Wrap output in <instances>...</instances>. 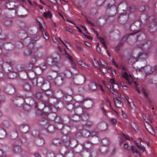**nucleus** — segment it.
<instances>
[{"mask_svg": "<svg viewBox=\"0 0 157 157\" xmlns=\"http://www.w3.org/2000/svg\"><path fill=\"white\" fill-rule=\"evenodd\" d=\"M147 55L145 53L140 52L139 53L137 58H134L133 56L131 57L128 60V63L132 64L137 61L138 59L141 57L144 59L147 58Z\"/></svg>", "mask_w": 157, "mask_h": 157, "instance_id": "obj_1", "label": "nucleus"}, {"mask_svg": "<svg viewBox=\"0 0 157 157\" xmlns=\"http://www.w3.org/2000/svg\"><path fill=\"white\" fill-rule=\"evenodd\" d=\"M52 38L53 41L57 44L58 45L60 44V42H62L65 46V47L67 48H68V45L70 46V44L67 42L65 40H62L59 37H56L55 36H53L52 37Z\"/></svg>", "mask_w": 157, "mask_h": 157, "instance_id": "obj_2", "label": "nucleus"}, {"mask_svg": "<svg viewBox=\"0 0 157 157\" xmlns=\"http://www.w3.org/2000/svg\"><path fill=\"white\" fill-rule=\"evenodd\" d=\"M58 59L56 58L49 57L47 58V62L48 64L51 66L57 65Z\"/></svg>", "mask_w": 157, "mask_h": 157, "instance_id": "obj_3", "label": "nucleus"}, {"mask_svg": "<svg viewBox=\"0 0 157 157\" xmlns=\"http://www.w3.org/2000/svg\"><path fill=\"white\" fill-rule=\"evenodd\" d=\"M66 57L69 59L71 64L72 66V67L73 69H75V64L73 60V59L72 57L66 52L65 49H64Z\"/></svg>", "mask_w": 157, "mask_h": 157, "instance_id": "obj_4", "label": "nucleus"}, {"mask_svg": "<svg viewBox=\"0 0 157 157\" xmlns=\"http://www.w3.org/2000/svg\"><path fill=\"white\" fill-rule=\"evenodd\" d=\"M115 104L116 106L119 108H121L123 106V104L121 101V98L117 97L116 99H113Z\"/></svg>", "mask_w": 157, "mask_h": 157, "instance_id": "obj_5", "label": "nucleus"}, {"mask_svg": "<svg viewBox=\"0 0 157 157\" xmlns=\"http://www.w3.org/2000/svg\"><path fill=\"white\" fill-rule=\"evenodd\" d=\"M122 77L126 79L128 84H130L131 83L130 80V78H132V77L131 75H128L127 72H124L122 73Z\"/></svg>", "mask_w": 157, "mask_h": 157, "instance_id": "obj_6", "label": "nucleus"}, {"mask_svg": "<svg viewBox=\"0 0 157 157\" xmlns=\"http://www.w3.org/2000/svg\"><path fill=\"white\" fill-rule=\"evenodd\" d=\"M38 48H33L32 50H26L24 51V54L25 56H28L30 55L32 53H34L38 50Z\"/></svg>", "mask_w": 157, "mask_h": 157, "instance_id": "obj_7", "label": "nucleus"}, {"mask_svg": "<svg viewBox=\"0 0 157 157\" xmlns=\"http://www.w3.org/2000/svg\"><path fill=\"white\" fill-rule=\"evenodd\" d=\"M143 118L144 121L145 122V124H146L147 125L149 124L152 121L149 115L147 116L145 115H143Z\"/></svg>", "mask_w": 157, "mask_h": 157, "instance_id": "obj_8", "label": "nucleus"}, {"mask_svg": "<svg viewBox=\"0 0 157 157\" xmlns=\"http://www.w3.org/2000/svg\"><path fill=\"white\" fill-rule=\"evenodd\" d=\"M145 125L146 128L148 132L152 135H155V132L150 124L147 125L146 124H145Z\"/></svg>", "mask_w": 157, "mask_h": 157, "instance_id": "obj_9", "label": "nucleus"}, {"mask_svg": "<svg viewBox=\"0 0 157 157\" xmlns=\"http://www.w3.org/2000/svg\"><path fill=\"white\" fill-rule=\"evenodd\" d=\"M97 62L98 63V65L99 66H103V67L101 66V67L103 68H105V67L107 65V63L102 59H100L99 60V61H98Z\"/></svg>", "mask_w": 157, "mask_h": 157, "instance_id": "obj_10", "label": "nucleus"}, {"mask_svg": "<svg viewBox=\"0 0 157 157\" xmlns=\"http://www.w3.org/2000/svg\"><path fill=\"white\" fill-rule=\"evenodd\" d=\"M37 57L36 56H33L31 57V59L30 61V63L31 66L30 67H31L32 68L33 66V64L35 63L36 61Z\"/></svg>", "mask_w": 157, "mask_h": 157, "instance_id": "obj_11", "label": "nucleus"}, {"mask_svg": "<svg viewBox=\"0 0 157 157\" xmlns=\"http://www.w3.org/2000/svg\"><path fill=\"white\" fill-rule=\"evenodd\" d=\"M96 34H97V38L99 39L100 40V42H101V43L103 44V46L105 48H106L107 47L106 45L105 44V42L104 39H103V38L101 37L100 36H99L97 32H96Z\"/></svg>", "mask_w": 157, "mask_h": 157, "instance_id": "obj_12", "label": "nucleus"}, {"mask_svg": "<svg viewBox=\"0 0 157 157\" xmlns=\"http://www.w3.org/2000/svg\"><path fill=\"white\" fill-rule=\"evenodd\" d=\"M139 71H143L145 72V75H148L151 73L152 71L151 69H139Z\"/></svg>", "mask_w": 157, "mask_h": 157, "instance_id": "obj_13", "label": "nucleus"}, {"mask_svg": "<svg viewBox=\"0 0 157 157\" xmlns=\"http://www.w3.org/2000/svg\"><path fill=\"white\" fill-rule=\"evenodd\" d=\"M6 135L5 131L2 128H0V138H2Z\"/></svg>", "mask_w": 157, "mask_h": 157, "instance_id": "obj_14", "label": "nucleus"}, {"mask_svg": "<svg viewBox=\"0 0 157 157\" xmlns=\"http://www.w3.org/2000/svg\"><path fill=\"white\" fill-rule=\"evenodd\" d=\"M140 31H137L134 33H130L129 34H126L125 35L123 38L122 39V41H125L127 39L128 37V36L130 35H133L134 34L139 33Z\"/></svg>", "mask_w": 157, "mask_h": 157, "instance_id": "obj_15", "label": "nucleus"}, {"mask_svg": "<svg viewBox=\"0 0 157 157\" xmlns=\"http://www.w3.org/2000/svg\"><path fill=\"white\" fill-rule=\"evenodd\" d=\"M40 38V36L39 35H37L36 36V38H35L33 40H31V42H30L29 45V44H32V46L33 45V44L37 40H38Z\"/></svg>", "mask_w": 157, "mask_h": 157, "instance_id": "obj_16", "label": "nucleus"}, {"mask_svg": "<svg viewBox=\"0 0 157 157\" xmlns=\"http://www.w3.org/2000/svg\"><path fill=\"white\" fill-rule=\"evenodd\" d=\"M98 89L100 91V94H103L105 93V91L101 85H98Z\"/></svg>", "mask_w": 157, "mask_h": 157, "instance_id": "obj_17", "label": "nucleus"}, {"mask_svg": "<svg viewBox=\"0 0 157 157\" xmlns=\"http://www.w3.org/2000/svg\"><path fill=\"white\" fill-rule=\"evenodd\" d=\"M131 150L133 153H137L139 154V152L137 151V149L133 146H132L131 147Z\"/></svg>", "mask_w": 157, "mask_h": 157, "instance_id": "obj_18", "label": "nucleus"}, {"mask_svg": "<svg viewBox=\"0 0 157 157\" xmlns=\"http://www.w3.org/2000/svg\"><path fill=\"white\" fill-rule=\"evenodd\" d=\"M137 147L138 148L142 151L143 152H145L146 150L145 147L142 145H137Z\"/></svg>", "mask_w": 157, "mask_h": 157, "instance_id": "obj_19", "label": "nucleus"}, {"mask_svg": "<svg viewBox=\"0 0 157 157\" xmlns=\"http://www.w3.org/2000/svg\"><path fill=\"white\" fill-rule=\"evenodd\" d=\"M39 67L40 69H46V64L45 63H43L40 64L39 67Z\"/></svg>", "mask_w": 157, "mask_h": 157, "instance_id": "obj_20", "label": "nucleus"}, {"mask_svg": "<svg viewBox=\"0 0 157 157\" xmlns=\"http://www.w3.org/2000/svg\"><path fill=\"white\" fill-rule=\"evenodd\" d=\"M44 16L46 17H52L51 13L50 12H48L47 13L44 12Z\"/></svg>", "mask_w": 157, "mask_h": 157, "instance_id": "obj_21", "label": "nucleus"}, {"mask_svg": "<svg viewBox=\"0 0 157 157\" xmlns=\"http://www.w3.org/2000/svg\"><path fill=\"white\" fill-rule=\"evenodd\" d=\"M97 86L94 83H92L90 86V88L92 90H94L96 89Z\"/></svg>", "mask_w": 157, "mask_h": 157, "instance_id": "obj_22", "label": "nucleus"}, {"mask_svg": "<svg viewBox=\"0 0 157 157\" xmlns=\"http://www.w3.org/2000/svg\"><path fill=\"white\" fill-rule=\"evenodd\" d=\"M42 34L43 36H44V38L46 40L48 39L49 37L48 35V33L46 32H42Z\"/></svg>", "mask_w": 157, "mask_h": 157, "instance_id": "obj_23", "label": "nucleus"}, {"mask_svg": "<svg viewBox=\"0 0 157 157\" xmlns=\"http://www.w3.org/2000/svg\"><path fill=\"white\" fill-rule=\"evenodd\" d=\"M157 25H156V24H155V25H154V27H153V29L152 30V28H151V26L149 28V30L151 32H155V31L157 29Z\"/></svg>", "mask_w": 157, "mask_h": 157, "instance_id": "obj_24", "label": "nucleus"}, {"mask_svg": "<svg viewBox=\"0 0 157 157\" xmlns=\"http://www.w3.org/2000/svg\"><path fill=\"white\" fill-rule=\"evenodd\" d=\"M112 87L114 90H117L119 89V86L116 83L112 85Z\"/></svg>", "mask_w": 157, "mask_h": 157, "instance_id": "obj_25", "label": "nucleus"}, {"mask_svg": "<svg viewBox=\"0 0 157 157\" xmlns=\"http://www.w3.org/2000/svg\"><path fill=\"white\" fill-rule=\"evenodd\" d=\"M112 63L113 65H114L115 67L117 68L119 67L118 64L115 62V59H112Z\"/></svg>", "mask_w": 157, "mask_h": 157, "instance_id": "obj_26", "label": "nucleus"}, {"mask_svg": "<svg viewBox=\"0 0 157 157\" xmlns=\"http://www.w3.org/2000/svg\"><path fill=\"white\" fill-rule=\"evenodd\" d=\"M24 88L26 90H29L30 89V87L29 85L27 84H26L24 86Z\"/></svg>", "mask_w": 157, "mask_h": 157, "instance_id": "obj_27", "label": "nucleus"}, {"mask_svg": "<svg viewBox=\"0 0 157 157\" xmlns=\"http://www.w3.org/2000/svg\"><path fill=\"white\" fill-rule=\"evenodd\" d=\"M98 13V11L96 9H93L91 10V13L93 14H96Z\"/></svg>", "mask_w": 157, "mask_h": 157, "instance_id": "obj_28", "label": "nucleus"}, {"mask_svg": "<svg viewBox=\"0 0 157 157\" xmlns=\"http://www.w3.org/2000/svg\"><path fill=\"white\" fill-rule=\"evenodd\" d=\"M103 1L102 0H99L96 2L97 5L98 6H101L103 3Z\"/></svg>", "mask_w": 157, "mask_h": 157, "instance_id": "obj_29", "label": "nucleus"}, {"mask_svg": "<svg viewBox=\"0 0 157 157\" xmlns=\"http://www.w3.org/2000/svg\"><path fill=\"white\" fill-rule=\"evenodd\" d=\"M99 45V44L98 43L96 49L98 53L100 54L101 53V50Z\"/></svg>", "mask_w": 157, "mask_h": 157, "instance_id": "obj_30", "label": "nucleus"}, {"mask_svg": "<svg viewBox=\"0 0 157 157\" xmlns=\"http://www.w3.org/2000/svg\"><path fill=\"white\" fill-rule=\"evenodd\" d=\"M141 91L144 94V96H147V95H148V94H147V91L145 90L144 89H142V90H141Z\"/></svg>", "mask_w": 157, "mask_h": 157, "instance_id": "obj_31", "label": "nucleus"}, {"mask_svg": "<svg viewBox=\"0 0 157 157\" xmlns=\"http://www.w3.org/2000/svg\"><path fill=\"white\" fill-rule=\"evenodd\" d=\"M65 30L66 31H69V32H70L71 34H73L74 33V32H73L72 30L71 29H69V28H65Z\"/></svg>", "mask_w": 157, "mask_h": 157, "instance_id": "obj_32", "label": "nucleus"}, {"mask_svg": "<svg viewBox=\"0 0 157 157\" xmlns=\"http://www.w3.org/2000/svg\"><path fill=\"white\" fill-rule=\"evenodd\" d=\"M133 25L139 27L140 26V23L139 21H137L135 22Z\"/></svg>", "mask_w": 157, "mask_h": 157, "instance_id": "obj_33", "label": "nucleus"}, {"mask_svg": "<svg viewBox=\"0 0 157 157\" xmlns=\"http://www.w3.org/2000/svg\"><path fill=\"white\" fill-rule=\"evenodd\" d=\"M7 63L10 66H12V65H14L15 64V62L14 61H10L7 62Z\"/></svg>", "mask_w": 157, "mask_h": 157, "instance_id": "obj_34", "label": "nucleus"}, {"mask_svg": "<svg viewBox=\"0 0 157 157\" xmlns=\"http://www.w3.org/2000/svg\"><path fill=\"white\" fill-rule=\"evenodd\" d=\"M109 82L112 85L116 83L114 79L113 78L110 79Z\"/></svg>", "mask_w": 157, "mask_h": 157, "instance_id": "obj_35", "label": "nucleus"}, {"mask_svg": "<svg viewBox=\"0 0 157 157\" xmlns=\"http://www.w3.org/2000/svg\"><path fill=\"white\" fill-rule=\"evenodd\" d=\"M121 113H122V116L123 117L125 118H126L127 117V115L123 111H122Z\"/></svg>", "mask_w": 157, "mask_h": 157, "instance_id": "obj_36", "label": "nucleus"}, {"mask_svg": "<svg viewBox=\"0 0 157 157\" xmlns=\"http://www.w3.org/2000/svg\"><path fill=\"white\" fill-rule=\"evenodd\" d=\"M82 67H85V68H87L88 67V65L85 62H83L81 66Z\"/></svg>", "mask_w": 157, "mask_h": 157, "instance_id": "obj_37", "label": "nucleus"}, {"mask_svg": "<svg viewBox=\"0 0 157 157\" xmlns=\"http://www.w3.org/2000/svg\"><path fill=\"white\" fill-rule=\"evenodd\" d=\"M124 147H125V148H126L128 149H129L130 148V146L128 145V144H124Z\"/></svg>", "mask_w": 157, "mask_h": 157, "instance_id": "obj_38", "label": "nucleus"}, {"mask_svg": "<svg viewBox=\"0 0 157 157\" xmlns=\"http://www.w3.org/2000/svg\"><path fill=\"white\" fill-rule=\"evenodd\" d=\"M132 128H133V129L135 130H136V129H137V126L135 124H133L132 125Z\"/></svg>", "mask_w": 157, "mask_h": 157, "instance_id": "obj_39", "label": "nucleus"}, {"mask_svg": "<svg viewBox=\"0 0 157 157\" xmlns=\"http://www.w3.org/2000/svg\"><path fill=\"white\" fill-rule=\"evenodd\" d=\"M122 45V44L120 43L116 47V49L118 50H119L120 49V47Z\"/></svg>", "mask_w": 157, "mask_h": 157, "instance_id": "obj_40", "label": "nucleus"}, {"mask_svg": "<svg viewBox=\"0 0 157 157\" xmlns=\"http://www.w3.org/2000/svg\"><path fill=\"white\" fill-rule=\"evenodd\" d=\"M122 135L123 137H124L125 138H126V139L127 140H130V139H131L130 137H129L128 136H125V134H122Z\"/></svg>", "mask_w": 157, "mask_h": 157, "instance_id": "obj_41", "label": "nucleus"}, {"mask_svg": "<svg viewBox=\"0 0 157 157\" xmlns=\"http://www.w3.org/2000/svg\"><path fill=\"white\" fill-rule=\"evenodd\" d=\"M82 28L85 31V32L87 34H88V31H87V29L84 26H82Z\"/></svg>", "mask_w": 157, "mask_h": 157, "instance_id": "obj_42", "label": "nucleus"}, {"mask_svg": "<svg viewBox=\"0 0 157 157\" xmlns=\"http://www.w3.org/2000/svg\"><path fill=\"white\" fill-rule=\"evenodd\" d=\"M83 62H84L83 61L80 60L78 61V64L81 66L82 64V63H83Z\"/></svg>", "mask_w": 157, "mask_h": 157, "instance_id": "obj_43", "label": "nucleus"}, {"mask_svg": "<svg viewBox=\"0 0 157 157\" xmlns=\"http://www.w3.org/2000/svg\"><path fill=\"white\" fill-rule=\"evenodd\" d=\"M83 62H84L83 61L80 60L78 61V64L81 66L82 64V63H83Z\"/></svg>", "mask_w": 157, "mask_h": 157, "instance_id": "obj_44", "label": "nucleus"}, {"mask_svg": "<svg viewBox=\"0 0 157 157\" xmlns=\"http://www.w3.org/2000/svg\"><path fill=\"white\" fill-rule=\"evenodd\" d=\"M111 121L113 124H115L117 122L116 120L114 119H111Z\"/></svg>", "mask_w": 157, "mask_h": 157, "instance_id": "obj_45", "label": "nucleus"}, {"mask_svg": "<svg viewBox=\"0 0 157 157\" xmlns=\"http://www.w3.org/2000/svg\"><path fill=\"white\" fill-rule=\"evenodd\" d=\"M77 48L80 51H82V48L81 46H77Z\"/></svg>", "mask_w": 157, "mask_h": 157, "instance_id": "obj_46", "label": "nucleus"}, {"mask_svg": "<svg viewBox=\"0 0 157 157\" xmlns=\"http://www.w3.org/2000/svg\"><path fill=\"white\" fill-rule=\"evenodd\" d=\"M111 74L112 75H114L116 74V71L115 69H113L112 71Z\"/></svg>", "mask_w": 157, "mask_h": 157, "instance_id": "obj_47", "label": "nucleus"}, {"mask_svg": "<svg viewBox=\"0 0 157 157\" xmlns=\"http://www.w3.org/2000/svg\"><path fill=\"white\" fill-rule=\"evenodd\" d=\"M84 36L85 37L88 38V39H90V40H91L92 39V37L90 36H89L86 35H84Z\"/></svg>", "mask_w": 157, "mask_h": 157, "instance_id": "obj_48", "label": "nucleus"}, {"mask_svg": "<svg viewBox=\"0 0 157 157\" xmlns=\"http://www.w3.org/2000/svg\"><path fill=\"white\" fill-rule=\"evenodd\" d=\"M10 5V3H7L6 4V6L9 9H11V10L13 9V8L9 7H8Z\"/></svg>", "mask_w": 157, "mask_h": 157, "instance_id": "obj_49", "label": "nucleus"}, {"mask_svg": "<svg viewBox=\"0 0 157 157\" xmlns=\"http://www.w3.org/2000/svg\"><path fill=\"white\" fill-rule=\"evenodd\" d=\"M85 44L87 46H89V47L91 46V44L89 43L87 41H85Z\"/></svg>", "mask_w": 157, "mask_h": 157, "instance_id": "obj_50", "label": "nucleus"}, {"mask_svg": "<svg viewBox=\"0 0 157 157\" xmlns=\"http://www.w3.org/2000/svg\"><path fill=\"white\" fill-rule=\"evenodd\" d=\"M101 71L103 73H106L108 72V69H102Z\"/></svg>", "mask_w": 157, "mask_h": 157, "instance_id": "obj_51", "label": "nucleus"}, {"mask_svg": "<svg viewBox=\"0 0 157 157\" xmlns=\"http://www.w3.org/2000/svg\"><path fill=\"white\" fill-rule=\"evenodd\" d=\"M39 27L40 29L41 30H42V29L43 28V27L42 24L40 23H39Z\"/></svg>", "mask_w": 157, "mask_h": 157, "instance_id": "obj_52", "label": "nucleus"}, {"mask_svg": "<svg viewBox=\"0 0 157 157\" xmlns=\"http://www.w3.org/2000/svg\"><path fill=\"white\" fill-rule=\"evenodd\" d=\"M3 156V153L2 151L0 150V157H2Z\"/></svg>", "mask_w": 157, "mask_h": 157, "instance_id": "obj_53", "label": "nucleus"}, {"mask_svg": "<svg viewBox=\"0 0 157 157\" xmlns=\"http://www.w3.org/2000/svg\"><path fill=\"white\" fill-rule=\"evenodd\" d=\"M122 86V88L123 89L126 90L127 89V87L125 86L124 84H123V85H121Z\"/></svg>", "mask_w": 157, "mask_h": 157, "instance_id": "obj_54", "label": "nucleus"}, {"mask_svg": "<svg viewBox=\"0 0 157 157\" xmlns=\"http://www.w3.org/2000/svg\"><path fill=\"white\" fill-rule=\"evenodd\" d=\"M76 28L78 30V32H79L80 33H82V32L81 29L78 27L77 26L76 27Z\"/></svg>", "mask_w": 157, "mask_h": 157, "instance_id": "obj_55", "label": "nucleus"}, {"mask_svg": "<svg viewBox=\"0 0 157 157\" xmlns=\"http://www.w3.org/2000/svg\"><path fill=\"white\" fill-rule=\"evenodd\" d=\"M106 87L108 88H110L111 87V85L109 84H106Z\"/></svg>", "mask_w": 157, "mask_h": 157, "instance_id": "obj_56", "label": "nucleus"}, {"mask_svg": "<svg viewBox=\"0 0 157 157\" xmlns=\"http://www.w3.org/2000/svg\"><path fill=\"white\" fill-rule=\"evenodd\" d=\"M113 111H114V113H115L117 114V115L118 116H119V114L116 110H113Z\"/></svg>", "mask_w": 157, "mask_h": 157, "instance_id": "obj_57", "label": "nucleus"}, {"mask_svg": "<svg viewBox=\"0 0 157 157\" xmlns=\"http://www.w3.org/2000/svg\"><path fill=\"white\" fill-rule=\"evenodd\" d=\"M116 91L117 90H115L113 92V94H114L115 95H117L118 94V93Z\"/></svg>", "mask_w": 157, "mask_h": 157, "instance_id": "obj_58", "label": "nucleus"}, {"mask_svg": "<svg viewBox=\"0 0 157 157\" xmlns=\"http://www.w3.org/2000/svg\"><path fill=\"white\" fill-rule=\"evenodd\" d=\"M10 89L11 90H12V92H14V88L12 87V86H11L10 87Z\"/></svg>", "mask_w": 157, "mask_h": 157, "instance_id": "obj_59", "label": "nucleus"}, {"mask_svg": "<svg viewBox=\"0 0 157 157\" xmlns=\"http://www.w3.org/2000/svg\"><path fill=\"white\" fill-rule=\"evenodd\" d=\"M130 82L131 83L130 84H131V83H133V84L135 85V86H136L137 85V84L136 83V82L135 81H132V82Z\"/></svg>", "mask_w": 157, "mask_h": 157, "instance_id": "obj_60", "label": "nucleus"}, {"mask_svg": "<svg viewBox=\"0 0 157 157\" xmlns=\"http://www.w3.org/2000/svg\"><path fill=\"white\" fill-rule=\"evenodd\" d=\"M115 90H113V89H110V92H111L112 93H113V92H114Z\"/></svg>", "mask_w": 157, "mask_h": 157, "instance_id": "obj_61", "label": "nucleus"}, {"mask_svg": "<svg viewBox=\"0 0 157 157\" xmlns=\"http://www.w3.org/2000/svg\"><path fill=\"white\" fill-rule=\"evenodd\" d=\"M134 143L137 146V145H138V142L136 141H134Z\"/></svg>", "mask_w": 157, "mask_h": 157, "instance_id": "obj_62", "label": "nucleus"}, {"mask_svg": "<svg viewBox=\"0 0 157 157\" xmlns=\"http://www.w3.org/2000/svg\"><path fill=\"white\" fill-rule=\"evenodd\" d=\"M58 49L59 50V51L60 52H61V51H62L61 49V48H60V47L59 46H58Z\"/></svg>", "mask_w": 157, "mask_h": 157, "instance_id": "obj_63", "label": "nucleus"}, {"mask_svg": "<svg viewBox=\"0 0 157 157\" xmlns=\"http://www.w3.org/2000/svg\"><path fill=\"white\" fill-rule=\"evenodd\" d=\"M154 7L155 8H157V2L154 5Z\"/></svg>", "mask_w": 157, "mask_h": 157, "instance_id": "obj_64", "label": "nucleus"}]
</instances>
